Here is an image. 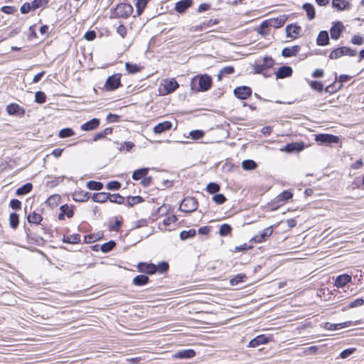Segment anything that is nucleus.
Masks as SVG:
<instances>
[{"mask_svg": "<svg viewBox=\"0 0 364 364\" xmlns=\"http://www.w3.org/2000/svg\"><path fill=\"white\" fill-rule=\"evenodd\" d=\"M87 187L90 190L100 191L103 188V184L101 182L90 181L87 183Z\"/></svg>", "mask_w": 364, "mask_h": 364, "instance_id": "4c0bfd02", "label": "nucleus"}, {"mask_svg": "<svg viewBox=\"0 0 364 364\" xmlns=\"http://www.w3.org/2000/svg\"><path fill=\"white\" fill-rule=\"evenodd\" d=\"M61 211L67 215L68 218H72L73 216V209L68 205H63L60 207Z\"/></svg>", "mask_w": 364, "mask_h": 364, "instance_id": "603ef678", "label": "nucleus"}, {"mask_svg": "<svg viewBox=\"0 0 364 364\" xmlns=\"http://www.w3.org/2000/svg\"><path fill=\"white\" fill-rule=\"evenodd\" d=\"M351 324L350 321H346L343 323H331L329 322H327L325 323V328L328 330L333 331V330H338L341 329L345 327H348Z\"/></svg>", "mask_w": 364, "mask_h": 364, "instance_id": "4be33fe9", "label": "nucleus"}, {"mask_svg": "<svg viewBox=\"0 0 364 364\" xmlns=\"http://www.w3.org/2000/svg\"><path fill=\"white\" fill-rule=\"evenodd\" d=\"M332 6L338 11H343L349 9L350 4L346 0H333Z\"/></svg>", "mask_w": 364, "mask_h": 364, "instance_id": "aec40b11", "label": "nucleus"}, {"mask_svg": "<svg viewBox=\"0 0 364 364\" xmlns=\"http://www.w3.org/2000/svg\"><path fill=\"white\" fill-rule=\"evenodd\" d=\"M196 230L194 229H189L188 230H183L180 233V237L184 240L188 238L193 237L196 235Z\"/></svg>", "mask_w": 364, "mask_h": 364, "instance_id": "37998d69", "label": "nucleus"}, {"mask_svg": "<svg viewBox=\"0 0 364 364\" xmlns=\"http://www.w3.org/2000/svg\"><path fill=\"white\" fill-rule=\"evenodd\" d=\"M344 55L343 47L338 48L330 53L329 58L331 59H337Z\"/></svg>", "mask_w": 364, "mask_h": 364, "instance_id": "ea45409f", "label": "nucleus"}, {"mask_svg": "<svg viewBox=\"0 0 364 364\" xmlns=\"http://www.w3.org/2000/svg\"><path fill=\"white\" fill-rule=\"evenodd\" d=\"M343 30V25L341 22L336 23L331 28L330 33L332 39L338 40Z\"/></svg>", "mask_w": 364, "mask_h": 364, "instance_id": "f8f14e48", "label": "nucleus"}, {"mask_svg": "<svg viewBox=\"0 0 364 364\" xmlns=\"http://www.w3.org/2000/svg\"><path fill=\"white\" fill-rule=\"evenodd\" d=\"M80 241V235H71L67 237H64L63 242L70 244H77Z\"/></svg>", "mask_w": 364, "mask_h": 364, "instance_id": "f704fd0d", "label": "nucleus"}, {"mask_svg": "<svg viewBox=\"0 0 364 364\" xmlns=\"http://www.w3.org/2000/svg\"><path fill=\"white\" fill-rule=\"evenodd\" d=\"M213 200L217 204H223L225 202L226 198L223 194L218 193L213 196Z\"/></svg>", "mask_w": 364, "mask_h": 364, "instance_id": "864d4df0", "label": "nucleus"}, {"mask_svg": "<svg viewBox=\"0 0 364 364\" xmlns=\"http://www.w3.org/2000/svg\"><path fill=\"white\" fill-rule=\"evenodd\" d=\"M133 12L132 5L129 4H119L113 11L116 18H127Z\"/></svg>", "mask_w": 364, "mask_h": 364, "instance_id": "f03ea898", "label": "nucleus"}, {"mask_svg": "<svg viewBox=\"0 0 364 364\" xmlns=\"http://www.w3.org/2000/svg\"><path fill=\"white\" fill-rule=\"evenodd\" d=\"M234 93L237 98L245 100L251 95L252 90L247 86L238 87L235 89Z\"/></svg>", "mask_w": 364, "mask_h": 364, "instance_id": "6e6552de", "label": "nucleus"}, {"mask_svg": "<svg viewBox=\"0 0 364 364\" xmlns=\"http://www.w3.org/2000/svg\"><path fill=\"white\" fill-rule=\"evenodd\" d=\"M148 0H137L136 3V8L138 16L142 14L145 7L146 6Z\"/></svg>", "mask_w": 364, "mask_h": 364, "instance_id": "c9c22d12", "label": "nucleus"}, {"mask_svg": "<svg viewBox=\"0 0 364 364\" xmlns=\"http://www.w3.org/2000/svg\"><path fill=\"white\" fill-rule=\"evenodd\" d=\"M287 18L285 17V16H280L279 17L277 18H270L262 23V28L269 27L279 28L284 24Z\"/></svg>", "mask_w": 364, "mask_h": 364, "instance_id": "39448f33", "label": "nucleus"}, {"mask_svg": "<svg viewBox=\"0 0 364 364\" xmlns=\"http://www.w3.org/2000/svg\"><path fill=\"white\" fill-rule=\"evenodd\" d=\"M172 124L171 122L165 121L161 123H159L154 127V132L156 134H161L164 132L168 131L171 129Z\"/></svg>", "mask_w": 364, "mask_h": 364, "instance_id": "2eb2a0df", "label": "nucleus"}, {"mask_svg": "<svg viewBox=\"0 0 364 364\" xmlns=\"http://www.w3.org/2000/svg\"><path fill=\"white\" fill-rule=\"evenodd\" d=\"M257 166L256 162L251 159L244 160L242 162V168L245 171L254 170L257 168Z\"/></svg>", "mask_w": 364, "mask_h": 364, "instance_id": "2f4dec72", "label": "nucleus"}, {"mask_svg": "<svg viewBox=\"0 0 364 364\" xmlns=\"http://www.w3.org/2000/svg\"><path fill=\"white\" fill-rule=\"evenodd\" d=\"M48 2V0H33L31 4L32 10H35L40 7L45 6Z\"/></svg>", "mask_w": 364, "mask_h": 364, "instance_id": "49530a36", "label": "nucleus"}, {"mask_svg": "<svg viewBox=\"0 0 364 364\" xmlns=\"http://www.w3.org/2000/svg\"><path fill=\"white\" fill-rule=\"evenodd\" d=\"M35 100L38 103H43L46 101V95L44 92L38 91L35 95Z\"/></svg>", "mask_w": 364, "mask_h": 364, "instance_id": "13d9d810", "label": "nucleus"}, {"mask_svg": "<svg viewBox=\"0 0 364 364\" xmlns=\"http://www.w3.org/2000/svg\"><path fill=\"white\" fill-rule=\"evenodd\" d=\"M198 208V202L193 197L185 198L180 205V210L186 213H191Z\"/></svg>", "mask_w": 364, "mask_h": 364, "instance_id": "7ed1b4c3", "label": "nucleus"}, {"mask_svg": "<svg viewBox=\"0 0 364 364\" xmlns=\"http://www.w3.org/2000/svg\"><path fill=\"white\" fill-rule=\"evenodd\" d=\"M293 196L292 193L289 191H283L280 195L278 196L279 200H287L291 198Z\"/></svg>", "mask_w": 364, "mask_h": 364, "instance_id": "5fc2aeb1", "label": "nucleus"}, {"mask_svg": "<svg viewBox=\"0 0 364 364\" xmlns=\"http://www.w3.org/2000/svg\"><path fill=\"white\" fill-rule=\"evenodd\" d=\"M232 230V228L228 224H223L220 226V235L221 236L228 235Z\"/></svg>", "mask_w": 364, "mask_h": 364, "instance_id": "8fccbe9b", "label": "nucleus"}, {"mask_svg": "<svg viewBox=\"0 0 364 364\" xmlns=\"http://www.w3.org/2000/svg\"><path fill=\"white\" fill-rule=\"evenodd\" d=\"M364 304V300L363 299H356L355 300L353 301L349 304V308H355L358 306H361Z\"/></svg>", "mask_w": 364, "mask_h": 364, "instance_id": "e2e57ef3", "label": "nucleus"}, {"mask_svg": "<svg viewBox=\"0 0 364 364\" xmlns=\"http://www.w3.org/2000/svg\"><path fill=\"white\" fill-rule=\"evenodd\" d=\"M75 134L74 131L71 128H65L61 129L58 133L60 138H67L72 136Z\"/></svg>", "mask_w": 364, "mask_h": 364, "instance_id": "a19ab883", "label": "nucleus"}, {"mask_svg": "<svg viewBox=\"0 0 364 364\" xmlns=\"http://www.w3.org/2000/svg\"><path fill=\"white\" fill-rule=\"evenodd\" d=\"M90 198V193L84 191H75L73 193V199L75 201L84 202L87 201Z\"/></svg>", "mask_w": 364, "mask_h": 364, "instance_id": "5701e85b", "label": "nucleus"}, {"mask_svg": "<svg viewBox=\"0 0 364 364\" xmlns=\"http://www.w3.org/2000/svg\"><path fill=\"white\" fill-rule=\"evenodd\" d=\"M287 36L296 38L301 31V27L296 25H288L286 28Z\"/></svg>", "mask_w": 364, "mask_h": 364, "instance_id": "b1692460", "label": "nucleus"}, {"mask_svg": "<svg viewBox=\"0 0 364 364\" xmlns=\"http://www.w3.org/2000/svg\"><path fill=\"white\" fill-rule=\"evenodd\" d=\"M193 4L192 0H181L176 4L175 9L178 13L184 12Z\"/></svg>", "mask_w": 364, "mask_h": 364, "instance_id": "6ab92c4d", "label": "nucleus"}, {"mask_svg": "<svg viewBox=\"0 0 364 364\" xmlns=\"http://www.w3.org/2000/svg\"><path fill=\"white\" fill-rule=\"evenodd\" d=\"M125 68L128 73L129 74H135L142 69L141 66L137 65L136 64H133L131 63H125Z\"/></svg>", "mask_w": 364, "mask_h": 364, "instance_id": "473e14b6", "label": "nucleus"}, {"mask_svg": "<svg viewBox=\"0 0 364 364\" xmlns=\"http://www.w3.org/2000/svg\"><path fill=\"white\" fill-rule=\"evenodd\" d=\"M143 201V199L140 196H131L127 198V204L132 207L135 204L139 203Z\"/></svg>", "mask_w": 364, "mask_h": 364, "instance_id": "09e8293b", "label": "nucleus"}, {"mask_svg": "<svg viewBox=\"0 0 364 364\" xmlns=\"http://www.w3.org/2000/svg\"><path fill=\"white\" fill-rule=\"evenodd\" d=\"M10 207L14 210H19L21 207V203L18 199H12L10 201Z\"/></svg>", "mask_w": 364, "mask_h": 364, "instance_id": "680f3d73", "label": "nucleus"}, {"mask_svg": "<svg viewBox=\"0 0 364 364\" xmlns=\"http://www.w3.org/2000/svg\"><path fill=\"white\" fill-rule=\"evenodd\" d=\"M205 134V132L201 130H193L189 133L191 139L194 140H198L201 139Z\"/></svg>", "mask_w": 364, "mask_h": 364, "instance_id": "3c124183", "label": "nucleus"}, {"mask_svg": "<svg viewBox=\"0 0 364 364\" xmlns=\"http://www.w3.org/2000/svg\"><path fill=\"white\" fill-rule=\"evenodd\" d=\"M235 69L232 66H227L223 68L218 75L219 80H221L222 76L232 74Z\"/></svg>", "mask_w": 364, "mask_h": 364, "instance_id": "c03bdc74", "label": "nucleus"}, {"mask_svg": "<svg viewBox=\"0 0 364 364\" xmlns=\"http://www.w3.org/2000/svg\"><path fill=\"white\" fill-rule=\"evenodd\" d=\"M20 10L22 14H28L32 10L31 4L30 3H25L21 6Z\"/></svg>", "mask_w": 364, "mask_h": 364, "instance_id": "774afa93", "label": "nucleus"}, {"mask_svg": "<svg viewBox=\"0 0 364 364\" xmlns=\"http://www.w3.org/2000/svg\"><path fill=\"white\" fill-rule=\"evenodd\" d=\"M121 75L119 74H114L112 76H109L105 85V87L107 90H114L118 88L121 85L120 80Z\"/></svg>", "mask_w": 364, "mask_h": 364, "instance_id": "423d86ee", "label": "nucleus"}, {"mask_svg": "<svg viewBox=\"0 0 364 364\" xmlns=\"http://www.w3.org/2000/svg\"><path fill=\"white\" fill-rule=\"evenodd\" d=\"M350 281L351 277L347 274H343L336 277L335 281V286L339 288L343 287Z\"/></svg>", "mask_w": 364, "mask_h": 364, "instance_id": "a211bd4d", "label": "nucleus"}, {"mask_svg": "<svg viewBox=\"0 0 364 364\" xmlns=\"http://www.w3.org/2000/svg\"><path fill=\"white\" fill-rule=\"evenodd\" d=\"M168 269V263L165 262H160L157 266H156V271H159L160 273H164L165 272H166Z\"/></svg>", "mask_w": 364, "mask_h": 364, "instance_id": "052dcab7", "label": "nucleus"}, {"mask_svg": "<svg viewBox=\"0 0 364 364\" xmlns=\"http://www.w3.org/2000/svg\"><path fill=\"white\" fill-rule=\"evenodd\" d=\"M116 245V243L113 240H110L107 242H105L101 246V250L103 252H108L111 251Z\"/></svg>", "mask_w": 364, "mask_h": 364, "instance_id": "a18cd8bd", "label": "nucleus"}, {"mask_svg": "<svg viewBox=\"0 0 364 364\" xmlns=\"http://www.w3.org/2000/svg\"><path fill=\"white\" fill-rule=\"evenodd\" d=\"M120 187V183L116 181H110L107 184V188L108 190H119Z\"/></svg>", "mask_w": 364, "mask_h": 364, "instance_id": "6e6d98bb", "label": "nucleus"}, {"mask_svg": "<svg viewBox=\"0 0 364 364\" xmlns=\"http://www.w3.org/2000/svg\"><path fill=\"white\" fill-rule=\"evenodd\" d=\"M351 43L355 45H362L364 43V40L362 36L355 35L352 37Z\"/></svg>", "mask_w": 364, "mask_h": 364, "instance_id": "0e129e2a", "label": "nucleus"}, {"mask_svg": "<svg viewBox=\"0 0 364 364\" xmlns=\"http://www.w3.org/2000/svg\"><path fill=\"white\" fill-rule=\"evenodd\" d=\"M139 271L149 274H153L156 272V266L154 264L140 262L138 264Z\"/></svg>", "mask_w": 364, "mask_h": 364, "instance_id": "9b49d317", "label": "nucleus"}, {"mask_svg": "<svg viewBox=\"0 0 364 364\" xmlns=\"http://www.w3.org/2000/svg\"><path fill=\"white\" fill-rule=\"evenodd\" d=\"M316 41L318 46H323L327 45L329 41L328 33L325 31H321L318 36Z\"/></svg>", "mask_w": 364, "mask_h": 364, "instance_id": "a878e982", "label": "nucleus"}, {"mask_svg": "<svg viewBox=\"0 0 364 364\" xmlns=\"http://www.w3.org/2000/svg\"><path fill=\"white\" fill-rule=\"evenodd\" d=\"M10 226L13 229H16L18 225V215L16 213H11L9 216Z\"/></svg>", "mask_w": 364, "mask_h": 364, "instance_id": "79ce46f5", "label": "nucleus"}, {"mask_svg": "<svg viewBox=\"0 0 364 364\" xmlns=\"http://www.w3.org/2000/svg\"><path fill=\"white\" fill-rule=\"evenodd\" d=\"M198 82L199 87L196 88L197 91H207L209 90L212 85L211 77L208 75H202L196 76L192 80L191 87L195 89V83Z\"/></svg>", "mask_w": 364, "mask_h": 364, "instance_id": "f257e3e1", "label": "nucleus"}, {"mask_svg": "<svg viewBox=\"0 0 364 364\" xmlns=\"http://www.w3.org/2000/svg\"><path fill=\"white\" fill-rule=\"evenodd\" d=\"M28 221L30 223L39 224L42 220V216L35 212L31 213L27 217Z\"/></svg>", "mask_w": 364, "mask_h": 364, "instance_id": "7c9ffc66", "label": "nucleus"}, {"mask_svg": "<svg viewBox=\"0 0 364 364\" xmlns=\"http://www.w3.org/2000/svg\"><path fill=\"white\" fill-rule=\"evenodd\" d=\"M303 149H304L303 143L295 142V143L287 144L285 146L284 150L287 152H292L294 151H299L303 150Z\"/></svg>", "mask_w": 364, "mask_h": 364, "instance_id": "393cba45", "label": "nucleus"}, {"mask_svg": "<svg viewBox=\"0 0 364 364\" xmlns=\"http://www.w3.org/2000/svg\"><path fill=\"white\" fill-rule=\"evenodd\" d=\"M112 132V129L110 127H107L103 131L98 132L95 134L93 140L97 141L102 138H104L106 135L110 134Z\"/></svg>", "mask_w": 364, "mask_h": 364, "instance_id": "e433bc0d", "label": "nucleus"}, {"mask_svg": "<svg viewBox=\"0 0 364 364\" xmlns=\"http://www.w3.org/2000/svg\"><path fill=\"white\" fill-rule=\"evenodd\" d=\"M300 50L301 47L299 46H294L291 47L284 48L282 50V55L284 58L295 56L300 51Z\"/></svg>", "mask_w": 364, "mask_h": 364, "instance_id": "ddd939ff", "label": "nucleus"}, {"mask_svg": "<svg viewBox=\"0 0 364 364\" xmlns=\"http://www.w3.org/2000/svg\"><path fill=\"white\" fill-rule=\"evenodd\" d=\"M134 146V144L132 141L124 142L123 145L119 149V151L126 149L127 151H130Z\"/></svg>", "mask_w": 364, "mask_h": 364, "instance_id": "338daca9", "label": "nucleus"}, {"mask_svg": "<svg viewBox=\"0 0 364 364\" xmlns=\"http://www.w3.org/2000/svg\"><path fill=\"white\" fill-rule=\"evenodd\" d=\"M303 9L306 12L307 17L309 20H313L315 18V9L312 4L306 3L303 5Z\"/></svg>", "mask_w": 364, "mask_h": 364, "instance_id": "bb28decb", "label": "nucleus"}, {"mask_svg": "<svg viewBox=\"0 0 364 364\" xmlns=\"http://www.w3.org/2000/svg\"><path fill=\"white\" fill-rule=\"evenodd\" d=\"M268 338H267L264 335H260L252 339L250 341L248 346L250 348H255L259 346V345L267 343H268Z\"/></svg>", "mask_w": 364, "mask_h": 364, "instance_id": "dca6fc26", "label": "nucleus"}, {"mask_svg": "<svg viewBox=\"0 0 364 364\" xmlns=\"http://www.w3.org/2000/svg\"><path fill=\"white\" fill-rule=\"evenodd\" d=\"M163 85L166 93L173 92L178 87V83L175 79L164 80Z\"/></svg>", "mask_w": 364, "mask_h": 364, "instance_id": "f3484780", "label": "nucleus"}, {"mask_svg": "<svg viewBox=\"0 0 364 364\" xmlns=\"http://www.w3.org/2000/svg\"><path fill=\"white\" fill-rule=\"evenodd\" d=\"M107 200H109V193H97L92 196V200L97 203H104Z\"/></svg>", "mask_w": 364, "mask_h": 364, "instance_id": "cd10ccee", "label": "nucleus"}, {"mask_svg": "<svg viewBox=\"0 0 364 364\" xmlns=\"http://www.w3.org/2000/svg\"><path fill=\"white\" fill-rule=\"evenodd\" d=\"M109 200L112 203H115L117 204H122L124 200V198L119 194H110L109 193Z\"/></svg>", "mask_w": 364, "mask_h": 364, "instance_id": "58836bf2", "label": "nucleus"}, {"mask_svg": "<svg viewBox=\"0 0 364 364\" xmlns=\"http://www.w3.org/2000/svg\"><path fill=\"white\" fill-rule=\"evenodd\" d=\"M293 70L292 68L289 66H282L279 68L276 76L277 78H284L287 77H290L292 75Z\"/></svg>", "mask_w": 364, "mask_h": 364, "instance_id": "4468645a", "label": "nucleus"}, {"mask_svg": "<svg viewBox=\"0 0 364 364\" xmlns=\"http://www.w3.org/2000/svg\"><path fill=\"white\" fill-rule=\"evenodd\" d=\"M176 220V218L175 215H170L164 219L163 224L164 226H168L171 223H175Z\"/></svg>", "mask_w": 364, "mask_h": 364, "instance_id": "69168bd1", "label": "nucleus"}, {"mask_svg": "<svg viewBox=\"0 0 364 364\" xmlns=\"http://www.w3.org/2000/svg\"><path fill=\"white\" fill-rule=\"evenodd\" d=\"M310 85L313 90L318 92H321L323 89V84L318 81H311Z\"/></svg>", "mask_w": 364, "mask_h": 364, "instance_id": "4d7b16f0", "label": "nucleus"}, {"mask_svg": "<svg viewBox=\"0 0 364 364\" xmlns=\"http://www.w3.org/2000/svg\"><path fill=\"white\" fill-rule=\"evenodd\" d=\"M220 186L216 183H209L207 185L206 190L208 193L213 194L220 191Z\"/></svg>", "mask_w": 364, "mask_h": 364, "instance_id": "de8ad7c7", "label": "nucleus"}, {"mask_svg": "<svg viewBox=\"0 0 364 364\" xmlns=\"http://www.w3.org/2000/svg\"><path fill=\"white\" fill-rule=\"evenodd\" d=\"M100 124V120L96 118H93L89 122H87L82 124L81 129L84 131H91L96 129Z\"/></svg>", "mask_w": 364, "mask_h": 364, "instance_id": "412c9836", "label": "nucleus"}, {"mask_svg": "<svg viewBox=\"0 0 364 364\" xmlns=\"http://www.w3.org/2000/svg\"><path fill=\"white\" fill-rule=\"evenodd\" d=\"M149 277L144 274L137 275L133 279V284L136 286H143L148 283Z\"/></svg>", "mask_w": 364, "mask_h": 364, "instance_id": "c85d7f7f", "label": "nucleus"}, {"mask_svg": "<svg viewBox=\"0 0 364 364\" xmlns=\"http://www.w3.org/2000/svg\"><path fill=\"white\" fill-rule=\"evenodd\" d=\"M148 171L149 169L146 168L137 169L134 171L132 174V178L136 181L139 180L140 178L146 176L148 173Z\"/></svg>", "mask_w": 364, "mask_h": 364, "instance_id": "72a5a7b5", "label": "nucleus"}, {"mask_svg": "<svg viewBox=\"0 0 364 364\" xmlns=\"http://www.w3.org/2000/svg\"><path fill=\"white\" fill-rule=\"evenodd\" d=\"M355 350V348H347L344 350H343L341 353H340V357L341 358H347L348 357H349L351 354H353V353Z\"/></svg>", "mask_w": 364, "mask_h": 364, "instance_id": "bf43d9fd", "label": "nucleus"}, {"mask_svg": "<svg viewBox=\"0 0 364 364\" xmlns=\"http://www.w3.org/2000/svg\"><path fill=\"white\" fill-rule=\"evenodd\" d=\"M6 112L9 115L23 117L25 114V109L18 104L11 103L6 107Z\"/></svg>", "mask_w": 364, "mask_h": 364, "instance_id": "0eeeda50", "label": "nucleus"}, {"mask_svg": "<svg viewBox=\"0 0 364 364\" xmlns=\"http://www.w3.org/2000/svg\"><path fill=\"white\" fill-rule=\"evenodd\" d=\"M315 141L320 144H337L339 142V137L335 135L328 134H317L315 137Z\"/></svg>", "mask_w": 364, "mask_h": 364, "instance_id": "20e7f679", "label": "nucleus"}, {"mask_svg": "<svg viewBox=\"0 0 364 364\" xmlns=\"http://www.w3.org/2000/svg\"><path fill=\"white\" fill-rule=\"evenodd\" d=\"M32 188L33 185L31 183H27L22 186L21 187L18 188L16 190V194L17 196L26 195L32 190Z\"/></svg>", "mask_w": 364, "mask_h": 364, "instance_id": "c756f323", "label": "nucleus"}, {"mask_svg": "<svg viewBox=\"0 0 364 364\" xmlns=\"http://www.w3.org/2000/svg\"><path fill=\"white\" fill-rule=\"evenodd\" d=\"M196 355V352L193 349H186L180 350L173 355L174 359H188Z\"/></svg>", "mask_w": 364, "mask_h": 364, "instance_id": "9d476101", "label": "nucleus"}, {"mask_svg": "<svg viewBox=\"0 0 364 364\" xmlns=\"http://www.w3.org/2000/svg\"><path fill=\"white\" fill-rule=\"evenodd\" d=\"M272 226H269L264 229L260 234L255 235L252 238V240L257 243L262 242L267 240L272 235Z\"/></svg>", "mask_w": 364, "mask_h": 364, "instance_id": "1a4fd4ad", "label": "nucleus"}]
</instances>
